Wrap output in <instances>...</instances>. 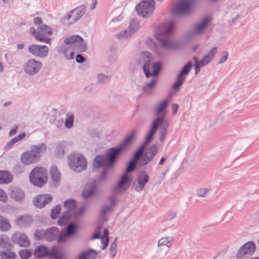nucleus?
<instances>
[{
	"label": "nucleus",
	"instance_id": "1",
	"mask_svg": "<svg viewBox=\"0 0 259 259\" xmlns=\"http://www.w3.org/2000/svg\"><path fill=\"white\" fill-rule=\"evenodd\" d=\"M175 26L174 21L170 20L161 24L157 32L155 34V38L160 42L161 47L166 50L174 48V45L169 38Z\"/></svg>",
	"mask_w": 259,
	"mask_h": 259
},
{
	"label": "nucleus",
	"instance_id": "2",
	"mask_svg": "<svg viewBox=\"0 0 259 259\" xmlns=\"http://www.w3.org/2000/svg\"><path fill=\"white\" fill-rule=\"evenodd\" d=\"M47 146L41 143L31 145L29 150L24 152L21 156V161L25 165H29L37 163L40 159L41 156L46 153Z\"/></svg>",
	"mask_w": 259,
	"mask_h": 259
},
{
	"label": "nucleus",
	"instance_id": "3",
	"mask_svg": "<svg viewBox=\"0 0 259 259\" xmlns=\"http://www.w3.org/2000/svg\"><path fill=\"white\" fill-rule=\"evenodd\" d=\"M123 151L119 146L116 148L109 149L106 156L98 155L94 158L93 167L98 168L101 166H107L109 168H111L119 154Z\"/></svg>",
	"mask_w": 259,
	"mask_h": 259
},
{
	"label": "nucleus",
	"instance_id": "4",
	"mask_svg": "<svg viewBox=\"0 0 259 259\" xmlns=\"http://www.w3.org/2000/svg\"><path fill=\"white\" fill-rule=\"evenodd\" d=\"M137 162L133 159L129 162L125 172L120 177L117 184L112 189L114 193H121L128 189L129 186L128 182L130 181V178L127 173L134 171Z\"/></svg>",
	"mask_w": 259,
	"mask_h": 259
},
{
	"label": "nucleus",
	"instance_id": "5",
	"mask_svg": "<svg viewBox=\"0 0 259 259\" xmlns=\"http://www.w3.org/2000/svg\"><path fill=\"white\" fill-rule=\"evenodd\" d=\"M68 162L70 169L77 172L84 171L87 168L85 158L78 153L70 154L68 157Z\"/></svg>",
	"mask_w": 259,
	"mask_h": 259
},
{
	"label": "nucleus",
	"instance_id": "6",
	"mask_svg": "<svg viewBox=\"0 0 259 259\" xmlns=\"http://www.w3.org/2000/svg\"><path fill=\"white\" fill-rule=\"evenodd\" d=\"M47 171L42 167H35L29 174L30 182L34 186L41 187L47 181Z\"/></svg>",
	"mask_w": 259,
	"mask_h": 259
},
{
	"label": "nucleus",
	"instance_id": "7",
	"mask_svg": "<svg viewBox=\"0 0 259 259\" xmlns=\"http://www.w3.org/2000/svg\"><path fill=\"white\" fill-rule=\"evenodd\" d=\"M64 44L75 52H85L87 45L83 42V39L78 35H73L66 37L64 40Z\"/></svg>",
	"mask_w": 259,
	"mask_h": 259
},
{
	"label": "nucleus",
	"instance_id": "8",
	"mask_svg": "<svg viewBox=\"0 0 259 259\" xmlns=\"http://www.w3.org/2000/svg\"><path fill=\"white\" fill-rule=\"evenodd\" d=\"M154 9V0H143L136 7L138 14L143 18H148L150 16Z\"/></svg>",
	"mask_w": 259,
	"mask_h": 259
},
{
	"label": "nucleus",
	"instance_id": "9",
	"mask_svg": "<svg viewBox=\"0 0 259 259\" xmlns=\"http://www.w3.org/2000/svg\"><path fill=\"white\" fill-rule=\"evenodd\" d=\"M210 20L207 17H204L201 20L195 23L187 34L189 37H193L202 35L207 28Z\"/></svg>",
	"mask_w": 259,
	"mask_h": 259
},
{
	"label": "nucleus",
	"instance_id": "10",
	"mask_svg": "<svg viewBox=\"0 0 259 259\" xmlns=\"http://www.w3.org/2000/svg\"><path fill=\"white\" fill-rule=\"evenodd\" d=\"M151 54L148 52H143L140 55L138 63L142 66L143 70L147 77L151 76L150 69L151 67Z\"/></svg>",
	"mask_w": 259,
	"mask_h": 259
},
{
	"label": "nucleus",
	"instance_id": "11",
	"mask_svg": "<svg viewBox=\"0 0 259 259\" xmlns=\"http://www.w3.org/2000/svg\"><path fill=\"white\" fill-rule=\"evenodd\" d=\"M255 250L253 242L249 241L241 246L236 254L237 259H245L251 255Z\"/></svg>",
	"mask_w": 259,
	"mask_h": 259
},
{
	"label": "nucleus",
	"instance_id": "12",
	"mask_svg": "<svg viewBox=\"0 0 259 259\" xmlns=\"http://www.w3.org/2000/svg\"><path fill=\"white\" fill-rule=\"evenodd\" d=\"M41 66V62L31 59L27 61L24 65L23 68L26 74L30 75H33L39 71Z\"/></svg>",
	"mask_w": 259,
	"mask_h": 259
},
{
	"label": "nucleus",
	"instance_id": "13",
	"mask_svg": "<svg viewBox=\"0 0 259 259\" xmlns=\"http://www.w3.org/2000/svg\"><path fill=\"white\" fill-rule=\"evenodd\" d=\"M190 7V0H180L173 8L172 15L174 16L184 15L189 12Z\"/></svg>",
	"mask_w": 259,
	"mask_h": 259
},
{
	"label": "nucleus",
	"instance_id": "14",
	"mask_svg": "<svg viewBox=\"0 0 259 259\" xmlns=\"http://www.w3.org/2000/svg\"><path fill=\"white\" fill-rule=\"evenodd\" d=\"M28 50L34 56L40 58H45L49 55V48L45 45H32Z\"/></svg>",
	"mask_w": 259,
	"mask_h": 259
},
{
	"label": "nucleus",
	"instance_id": "15",
	"mask_svg": "<svg viewBox=\"0 0 259 259\" xmlns=\"http://www.w3.org/2000/svg\"><path fill=\"white\" fill-rule=\"evenodd\" d=\"M217 48L216 47H212L207 54L203 57L200 60L198 66L197 65L196 66V73H198L201 68L205 66L212 60L217 54Z\"/></svg>",
	"mask_w": 259,
	"mask_h": 259
},
{
	"label": "nucleus",
	"instance_id": "16",
	"mask_svg": "<svg viewBox=\"0 0 259 259\" xmlns=\"http://www.w3.org/2000/svg\"><path fill=\"white\" fill-rule=\"evenodd\" d=\"M159 121L157 123V128L159 126H161V130L159 132V139L160 142H163L167 135V129L169 126L168 119L164 117H158Z\"/></svg>",
	"mask_w": 259,
	"mask_h": 259
},
{
	"label": "nucleus",
	"instance_id": "17",
	"mask_svg": "<svg viewBox=\"0 0 259 259\" xmlns=\"http://www.w3.org/2000/svg\"><path fill=\"white\" fill-rule=\"evenodd\" d=\"M149 176L146 171H141L138 175L137 181L138 185L135 186V190L137 192L142 191L145 187V185L148 182Z\"/></svg>",
	"mask_w": 259,
	"mask_h": 259
},
{
	"label": "nucleus",
	"instance_id": "18",
	"mask_svg": "<svg viewBox=\"0 0 259 259\" xmlns=\"http://www.w3.org/2000/svg\"><path fill=\"white\" fill-rule=\"evenodd\" d=\"M12 239L14 243L18 244L21 247H27L30 245L28 238L24 233L15 232L12 235Z\"/></svg>",
	"mask_w": 259,
	"mask_h": 259
},
{
	"label": "nucleus",
	"instance_id": "19",
	"mask_svg": "<svg viewBox=\"0 0 259 259\" xmlns=\"http://www.w3.org/2000/svg\"><path fill=\"white\" fill-rule=\"evenodd\" d=\"M170 102V99H166L158 103L154 109L155 114L158 117H165L166 109Z\"/></svg>",
	"mask_w": 259,
	"mask_h": 259
},
{
	"label": "nucleus",
	"instance_id": "20",
	"mask_svg": "<svg viewBox=\"0 0 259 259\" xmlns=\"http://www.w3.org/2000/svg\"><path fill=\"white\" fill-rule=\"evenodd\" d=\"M52 199V195L49 194H43L37 195L33 199L34 205L38 208H42Z\"/></svg>",
	"mask_w": 259,
	"mask_h": 259
},
{
	"label": "nucleus",
	"instance_id": "21",
	"mask_svg": "<svg viewBox=\"0 0 259 259\" xmlns=\"http://www.w3.org/2000/svg\"><path fill=\"white\" fill-rule=\"evenodd\" d=\"M149 151L146 152L142 159L143 164L146 165L151 161L156 155L158 152L156 144H153L148 149Z\"/></svg>",
	"mask_w": 259,
	"mask_h": 259
},
{
	"label": "nucleus",
	"instance_id": "22",
	"mask_svg": "<svg viewBox=\"0 0 259 259\" xmlns=\"http://www.w3.org/2000/svg\"><path fill=\"white\" fill-rule=\"evenodd\" d=\"M158 119H155L153 121L152 125L149 130V131L145 138L143 145L147 147L152 142L153 136L157 131V123L159 121Z\"/></svg>",
	"mask_w": 259,
	"mask_h": 259
},
{
	"label": "nucleus",
	"instance_id": "23",
	"mask_svg": "<svg viewBox=\"0 0 259 259\" xmlns=\"http://www.w3.org/2000/svg\"><path fill=\"white\" fill-rule=\"evenodd\" d=\"M96 190V181H91L88 183L86 187L83 192L82 196L84 198H89L95 194Z\"/></svg>",
	"mask_w": 259,
	"mask_h": 259
},
{
	"label": "nucleus",
	"instance_id": "24",
	"mask_svg": "<svg viewBox=\"0 0 259 259\" xmlns=\"http://www.w3.org/2000/svg\"><path fill=\"white\" fill-rule=\"evenodd\" d=\"M32 217L28 215H23L19 217L15 221L16 225L21 227H27L29 226L32 223Z\"/></svg>",
	"mask_w": 259,
	"mask_h": 259
},
{
	"label": "nucleus",
	"instance_id": "25",
	"mask_svg": "<svg viewBox=\"0 0 259 259\" xmlns=\"http://www.w3.org/2000/svg\"><path fill=\"white\" fill-rule=\"evenodd\" d=\"M10 191V197L17 201H21L25 197L24 192L20 188L17 187L13 188Z\"/></svg>",
	"mask_w": 259,
	"mask_h": 259
},
{
	"label": "nucleus",
	"instance_id": "26",
	"mask_svg": "<svg viewBox=\"0 0 259 259\" xmlns=\"http://www.w3.org/2000/svg\"><path fill=\"white\" fill-rule=\"evenodd\" d=\"M136 138V132L133 131L123 141V142L119 145L121 148L124 151L125 149L130 147L134 142Z\"/></svg>",
	"mask_w": 259,
	"mask_h": 259
},
{
	"label": "nucleus",
	"instance_id": "27",
	"mask_svg": "<svg viewBox=\"0 0 259 259\" xmlns=\"http://www.w3.org/2000/svg\"><path fill=\"white\" fill-rule=\"evenodd\" d=\"M193 63L191 61L188 62L182 68L177 77V81H184L185 76L189 73L192 68Z\"/></svg>",
	"mask_w": 259,
	"mask_h": 259
},
{
	"label": "nucleus",
	"instance_id": "28",
	"mask_svg": "<svg viewBox=\"0 0 259 259\" xmlns=\"http://www.w3.org/2000/svg\"><path fill=\"white\" fill-rule=\"evenodd\" d=\"M59 53L63 54L67 59H72L74 58L75 51L66 46H61L58 50Z\"/></svg>",
	"mask_w": 259,
	"mask_h": 259
},
{
	"label": "nucleus",
	"instance_id": "29",
	"mask_svg": "<svg viewBox=\"0 0 259 259\" xmlns=\"http://www.w3.org/2000/svg\"><path fill=\"white\" fill-rule=\"evenodd\" d=\"M85 6L82 5L71 10V13H72L74 17V21H75V22L82 17L85 13Z\"/></svg>",
	"mask_w": 259,
	"mask_h": 259
},
{
	"label": "nucleus",
	"instance_id": "30",
	"mask_svg": "<svg viewBox=\"0 0 259 259\" xmlns=\"http://www.w3.org/2000/svg\"><path fill=\"white\" fill-rule=\"evenodd\" d=\"M59 234V231L57 228L53 227L46 230V240L51 242L56 238Z\"/></svg>",
	"mask_w": 259,
	"mask_h": 259
},
{
	"label": "nucleus",
	"instance_id": "31",
	"mask_svg": "<svg viewBox=\"0 0 259 259\" xmlns=\"http://www.w3.org/2000/svg\"><path fill=\"white\" fill-rule=\"evenodd\" d=\"M13 176L12 174L8 171L0 170V184H6L12 182Z\"/></svg>",
	"mask_w": 259,
	"mask_h": 259
},
{
	"label": "nucleus",
	"instance_id": "32",
	"mask_svg": "<svg viewBox=\"0 0 259 259\" xmlns=\"http://www.w3.org/2000/svg\"><path fill=\"white\" fill-rule=\"evenodd\" d=\"M68 145H69V143L66 142H62L57 145L55 152L59 157H62L64 156Z\"/></svg>",
	"mask_w": 259,
	"mask_h": 259
},
{
	"label": "nucleus",
	"instance_id": "33",
	"mask_svg": "<svg viewBox=\"0 0 259 259\" xmlns=\"http://www.w3.org/2000/svg\"><path fill=\"white\" fill-rule=\"evenodd\" d=\"M101 251H97L95 250L90 248L87 251L81 252L78 256L77 259H87L88 257H92L95 258L97 255L99 254Z\"/></svg>",
	"mask_w": 259,
	"mask_h": 259
},
{
	"label": "nucleus",
	"instance_id": "34",
	"mask_svg": "<svg viewBox=\"0 0 259 259\" xmlns=\"http://www.w3.org/2000/svg\"><path fill=\"white\" fill-rule=\"evenodd\" d=\"M49 254V251L44 245H41L36 248L34 251V255L38 258H41Z\"/></svg>",
	"mask_w": 259,
	"mask_h": 259
},
{
	"label": "nucleus",
	"instance_id": "35",
	"mask_svg": "<svg viewBox=\"0 0 259 259\" xmlns=\"http://www.w3.org/2000/svg\"><path fill=\"white\" fill-rule=\"evenodd\" d=\"M229 14L232 15H234V17H233L231 19V21L230 22V25H231L235 23L236 20L240 17L241 11L239 9V7H235L233 9H230L229 11Z\"/></svg>",
	"mask_w": 259,
	"mask_h": 259
},
{
	"label": "nucleus",
	"instance_id": "36",
	"mask_svg": "<svg viewBox=\"0 0 259 259\" xmlns=\"http://www.w3.org/2000/svg\"><path fill=\"white\" fill-rule=\"evenodd\" d=\"M73 18V14L71 13V10L64 16V17L61 19V22L64 24L71 25L75 22V21H74Z\"/></svg>",
	"mask_w": 259,
	"mask_h": 259
},
{
	"label": "nucleus",
	"instance_id": "37",
	"mask_svg": "<svg viewBox=\"0 0 259 259\" xmlns=\"http://www.w3.org/2000/svg\"><path fill=\"white\" fill-rule=\"evenodd\" d=\"M30 32L33 35L37 40H39L42 42H46L49 43L51 41V39L49 38H44L43 36H40L39 32V29L38 31H36L35 28L32 27L30 28Z\"/></svg>",
	"mask_w": 259,
	"mask_h": 259
},
{
	"label": "nucleus",
	"instance_id": "38",
	"mask_svg": "<svg viewBox=\"0 0 259 259\" xmlns=\"http://www.w3.org/2000/svg\"><path fill=\"white\" fill-rule=\"evenodd\" d=\"M11 228L9 221L5 217L0 215V230L3 232L8 231Z\"/></svg>",
	"mask_w": 259,
	"mask_h": 259
},
{
	"label": "nucleus",
	"instance_id": "39",
	"mask_svg": "<svg viewBox=\"0 0 259 259\" xmlns=\"http://www.w3.org/2000/svg\"><path fill=\"white\" fill-rule=\"evenodd\" d=\"M2 259H15L16 254L14 251L8 249L2 251L0 253Z\"/></svg>",
	"mask_w": 259,
	"mask_h": 259
},
{
	"label": "nucleus",
	"instance_id": "40",
	"mask_svg": "<svg viewBox=\"0 0 259 259\" xmlns=\"http://www.w3.org/2000/svg\"><path fill=\"white\" fill-rule=\"evenodd\" d=\"M11 245L10 239L6 235L0 236V247L8 248Z\"/></svg>",
	"mask_w": 259,
	"mask_h": 259
},
{
	"label": "nucleus",
	"instance_id": "41",
	"mask_svg": "<svg viewBox=\"0 0 259 259\" xmlns=\"http://www.w3.org/2000/svg\"><path fill=\"white\" fill-rule=\"evenodd\" d=\"M50 174L52 180L54 182L57 183L60 180L61 175L56 167L53 166L51 168Z\"/></svg>",
	"mask_w": 259,
	"mask_h": 259
},
{
	"label": "nucleus",
	"instance_id": "42",
	"mask_svg": "<svg viewBox=\"0 0 259 259\" xmlns=\"http://www.w3.org/2000/svg\"><path fill=\"white\" fill-rule=\"evenodd\" d=\"M39 29L41 36L44 35H50L52 34V28L49 26L42 24L39 26Z\"/></svg>",
	"mask_w": 259,
	"mask_h": 259
},
{
	"label": "nucleus",
	"instance_id": "43",
	"mask_svg": "<svg viewBox=\"0 0 259 259\" xmlns=\"http://www.w3.org/2000/svg\"><path fill=\"white\" fill-rule=\"evenodd\" d=\"M74 115L71 113H68L65 122V126L67 128H71L73 125Z\"/></svg>",
	"mask_w": 259,
	"mask_h": 259
},
{
	"label": "nucleus",
	"instance_id": "44",
	"mask_svg": "<svg viewBox=\"0 0 259 259\" xmlns=\"http://www.w3.org/2000/svg\"><path fill=\"white\" fill-rule=\"evenodd\" d=\"M76 206V202L74 199H69L64 202V207L67 209V210L70 212L73 210Z\"/></svg>",
	"mask_w": 259,
	"mask_h": 259
},
{
	"label": "nucleus",
	"instance_id": "45",
	"mask_svg": "<svg viewBox=\"0 0 259 259\" xmlns=\"http://www.w3.org/2000/svg\"><path fill=\"white\" fill-rule=\"evenodd\" d=\"M146 147L143 145H141L138 149L135 152L133 160L138 162L144 154V151Z\"/></svg>",
	"mask_w": 259,
	"mask_h": 259
},
{
	"label": "nucleus",
	"instance_id": "46",
	"mask_svg": "<svg viewBox=\"0 0 259 259\" xmlns=\"http://www.w3.org/2000/svg\"><path fill=\"white\" fill-rule=\"evenodd\" d=\"M171 240L170 239V237H163L160 238L157 243V246H166L168 248H170L171 243Z\"/></svg>",
	"mask_w": 259,
	"mask_h": 259
},
{
	"label": "nucleus",
	"instance_id": "47",
	"mask_svg": "<svg viewBox=\"0 0 259 259\" xmlns=\"http://www.w3.org/2000/svg\"><path fill=\"white\" fill-rule=\"evenodd\" d=\"M158 248L156 251L155 256L156 257L158 256H165L167 254V252L169 251V248L166 246H157Z\"/></svg>",
	"mask_w": 259,
	"mask_h": 259
},
{
	"label": "nucleus",
	"instance_id": "48",
	"mask_svg": "<svg viewBox=\"0 0 259 259\" xmlns=\"http://www.w3.org/2000/svg\"><path fill=\"white\" fill-rule=\"evenodd\" d=\"M156 85V82H149L143 86L142 90L145 93H150Z\"/></svg>",
	"mask_w": 259,
	"mask_h": 259
},
{
	"label": "nucleus",
	"instance_id": "49",
	"mask_svg": "<svg viewBox=\"0 0 259 259\" xmlns=\"http://www.w3.org/2000/svg\"><path fill=\"white\" fill-rule=\"evenodd\" d=\"M77 229L76 225L74 223L70 224L66 228V230L64 232L68 236H71L74 234Z\"/></svg>",
	"mask_w": 259,
	"mask_h": 259
},
{
	"label": "nucleus",
	"instance_id": "50",
	"mask_svg": "<svg viewBox=\"0 0 259 259\" xmlns=\"http://www.w3.org/2000/svg\"><path fill=\"white\" fill-rule=\"evenodd\" d=\"M168 171V168L166 169L161 175L157 176L155 177V182L153 184L154 186L160 184L163 181L166 174Z\"/></svg>",
	"mask_w": 259,
	"mask_h": 259
},
{
	"label": "nucleus",
	"instance_id": "51",
	"mask_svg": "<svg viewBox=\"0 0 259 259\" xmlns=\"http://www.w3.org/2000/svg\"><path fill=\"white\" fill-rule=\"evenodd\" d=\"M32 253V251L31 250L23 249L19 251V255L22 259H27L31 256Z\"/></svg>",
	"mask_w": 259,
	"mask_h": 259
},
{
	"label": "nucleus",
	"instance_id": "52",
	"mask_svg": "<svg viewBox=\"0 0 259 259\" xmlns=\"http://www.w3.org/2000/svg\"><path fill=\"white\" fill-rule=\"evenodd\" d=\"M146 45L154 52H156L158 56H160L159 52L157 51V48L155 42L151 38H147L146 40Z\"/></svg>",
	"mask_w": 259,
	"mask_h": 259
},
{
	"label": "nucleus",
	"instance_id": "53",
	"mask_svg": "<svg viewBox=\"0 0 259 259\" xmlns=\"http://www.w3.org/2000/svg\"><path fill=\"white\" fill-rule=\"evenodd\" d=\"M210 190V188H199L196 190V195L198 197H204Z\"/></svg>",
	"mask_w": 259,
	"mask_h": 259
},
{
	"label": "nucleus",
	"instance_id": "54",
	"mask_svg": "<svg viewBox=\"0 0 259 259\" xmlns=\"http://www.w3.org/2000/svg\"><path fill=\"white\" fill-rule=\"evenodd\" d=\"M128 28L134 34L139 29L138 21L135 19H132L130 23Z\"/></svg>",
	"mask_w": 259,
	"mask_h": 259
},
{
	"label": "nucleus",
	"instance_id": "55",
	"mask_svg": "<svg viewBox=\"0 0 259 259\" xmlns=\"http://www.w3.org/2000/svg\"><path fill=\"white\" fill-rule=\"evenodd\" d=\"M153 72L151 73V75L153 76H156L159 73L161 69V63L160 62H155L152 64Z\"/></svg>",
	"mask_w": 259,
	"mask_h": 259
},
{
	"label": "nucleus",
	"instance_id": "56",
	"mask_svg": "<svg viewBox=\"0 0 259 259\" xmlns=\"http://www.w3.org/2000/svg\"><path fill=\"white\" fill-rule=\"evenodd\" d=\"M46 230H36L34 233V237L38 240L45 239L46 240Z\"/></svg>",
	"mask_w": 259,
	"mask_h": 259
},
{
	"label": "nucleus",
	"instance_id": "57",
	"mask_svg": "<svg viewBox=\"0 0 259 259\" xmlns=\"http://www.w3.org/2000/svg\"><path fill=\"white\" fill-rule=\"evenodd\" d=\"M61 209V205H57L52 209L51 217L52 219H55L57 218L58 214Z\"/></svg>",
	"mask_w": 259,
	"mask_h": 259
},
{
	"label": "nucleus",
	"instance_id": "58",
	"mask_svg": "<svg viewBox=\"0 0 259 259\" xmlns=\"http://www.w3.org/2000/svg\"><path fill=\"white\" fill-rule=\"evenodd\" d=\"M231 112L229 110H226L220 112L219 117L220 118L221 121L223 122L228 119L231 116Z\"/></svg>",
	"mask_w": 259,
	"mask_h": 259
},
{
	"label": "nucleus",
	"instance_id": "59",
	"mask_svg": "<svg viewBox=\"0 0 259 259\" xmlns=\"http://www.w3.org/2000/svg\"><path fill=\"white\" fill-rule=\"evenodd\" d=\"M117 245L116 243V240L111 244L110 247V253L111 257L113 258L116 254L117 253Z\"/></svg>",
	"mask_w": 259,
	"mask_h": 259
},
{
	"label": "nucleus",
	"instance_id": "60",
	"mask_svg": "<svg viewBox=\"0 0 259 259\" xmlns=\"http://www.w3.org/2000/svg\"><path fill=\"white\" fill-rule=\"evenodd\" d=\"M112 210V206L111 205H106L102 208L101 211V215L102 217L105 216L107 213L111 211Z\"/></svg>",
	"mask_w": 259,
	"mask_h": 259
},
{
	"label": "nucleus",
	"instance_id": "61",
	"mask_svg": "<svg viewBox=\"0 0 259 259\" xmlns=\"http://www.w3.org/2000/svg\"><path fill=\"white\" fill-rule=\"evenodd\" d=\"M85 207H82L72 213L73 215L77 218L80 217L85 211Z\"/></svg>",
	"mask_w": 259,
	"mask_h": 259
},
{
	"label": "nucleus",
	"instance_id": "62",
	"mask_svg": "<svg viewBox=\"0 0 259 259\" xmlns=\"http://www.w3.org/2000/svg\"><path fill=\"white\" fill-rule=\"evenodd\" d=\"M96 88L95 83L93 82H90L88 85L84 87V91L88 93H90L94 90Z\"/></svg>",
	"mask_w": 259,
	"mask_h": 259
},
{
	"label": "nucleus",
	"instance_id": "63",
	"mask_svg": "<svg viewBox=\"0 0 259 259\" xmlns=\"http://www.w3.org/2000/svg\"><path fill=\"white\" fill-rule=\"evenodd\" d=\"M14 170L18 174H21L24 171V167L21 164L17 163L14 165Z\"/></svg>",
	"mask_w": 259,
	"mask_h": 259
},
{
	"label": "nucleus",
	"instance_id": "64",
	"mask_svg": "<svg viewBox=\"0 0 259 259\" xmlns=\"http://www.w3.org/2000/svg\"><path fill=\"white\" fill-rule=\"evenodd\" d=\"M68 237H69V236H68L64 232L62 231L59 234V235L58 237V242L61 243V242H64Z\"/></svg>",
	"mask_w": 259,
	"mask_h": 259
}]
</instances>
